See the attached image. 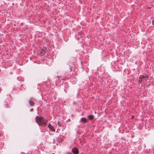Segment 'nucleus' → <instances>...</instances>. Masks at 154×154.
I'll list each match as a JSON object with an SVG mask.
<instances>
[{
    "instance_id": "obj_1",
    "label": "nucleus",
    "mask_w": 154,
    "mask_h": 154,
    "mask_svg": "<svg viewBox=\"0 0 154 154\" xmlns=\"http://www.w3.org/2000/svg\"><path fill=\"white\" fill-rule=\"evenodd\" d=\"M35 120L39 125H43L45 126L47 120H45L43 117L37 116Z\"/></svg>"
},
{
    "instance_id": "obj_2",
    "label": "nucleus",
    "mask_w": 154,
    "mask_h": 154,
    "mask_svg": "<svg viewBox=\"0 0 154 154\" xmlns=\"http://www.w3.org/2000/svg\"><path fill=\"white\" fill-rule=\"evenodd\" d=\"M72 152L74 154H78L79 153L78 149L76 148H74L72 149Z\"/></svg>"
},
{
    "instance_id": "obj_3",
    "label": "nucleus",
    "mask_w": 154,
    "mask_h": 154,
    "mask_svg": "<svg viewBox=\"0 0 154 154\" xmlns=\"http://www.w3.org/2000/svg\"><path fill=\"white\" fill-rule=\"evenodd\" d=\"M48 127L52 131H55V129H54V127L51 125L49 124Z\"/></svg>"
},
{
    "instance_id": "obj_4",
    "label": "nucleus",
    "mask_w": 154,
    "mask_h": 154,
    "mask_svg": "<svg viewBox=\"0 0 154 154\" xmlns=\"http://www.w3.org/2000/svg\"><path fill=\"white\" fill-rule=\"evenodd\" d=\"M81 121L83 122H87V119L85 118H82L81 119Z\"/></svg>"
},
{
    "instance_id": "obj_5",
    "label": "nucleus",
    "mask_w": 154,
    "mask_h": 154,
    "mask_svg": "<svg viewBox=\"0 0 154 154\" xmlns=\"http://www.w3.org/2000/svg\"><path fill=\"white\" fill-rule=\"evenodd\" d=\"M143 78L146 81L147 80L148 78V76L147 75H145V76L143 75Z\"/></svg>"
},
{
    "instance_id": "obj_6",
    "label": "nucleus",
    "mask_w": 154,
    "mask_h": 154,
    "mask_svg": "<svg viewBox=\"0 0 154 154\" xmlns=\"http://www.w3.org/2000/svg\"><path fill=\"white\" fill-rule=\"evenodd\" d=\"M88 118L90 120H92L93 119L94 117L93 116L91 115L90 116H88Z\"/></svg>"
},
{
    "instance_id": "obj_7",
    "label": "nucleus",
    "mask_w": 154,
    "mask_h": 154,
    "mask_svg": "<svg viewBox=\"0 0 154 154\" xmlns=\"http://www.w3.org/2000/svg\"><path fill=\"white\" fill-rule=\"evenodd\" d=\"M29 103L32 106H33L34 104V102L31 101H29Z\"/></svg>"
},
{
    "instance_id": "obj_8",
    "label": "nucleus",
    "mask_w": 154,
    "mask_h": 154,
    "mask_svg": "<svg viewBox=\"0 0 154 154\" xmlns=\"http://www.w3.org/2000/svg\"><path fill=\"white\" fill-rule=\"evenodd\" d=\"M41 53L43 54H44L45 53V51L43 49Z\"/></svg>"
},
{
    "instance_id": "obj_9",
    "label": "nucleus",
    "mask_w": 154,
    "mask_h": 154,
    "mask_svg": "<svg viewBox=\"0 0 154 154\" xmlns=\"http://www.w3.org/2000/svg\"><path fill=\"white\" fill-rule=\"evenodd\" d=\"M52 154H54V153H53Z\"/></svg>"
}]
</instances>
